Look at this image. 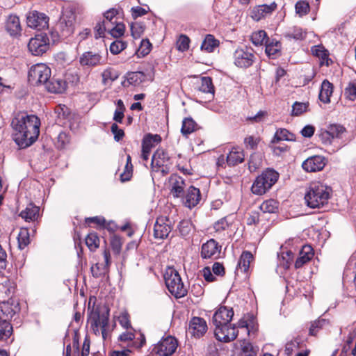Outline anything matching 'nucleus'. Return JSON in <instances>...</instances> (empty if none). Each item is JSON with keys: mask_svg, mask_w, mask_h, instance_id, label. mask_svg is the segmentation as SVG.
<instances>
[{"mask_svg": "<svg viewBox=\"0 0 356 356\" xmlns=\"http://www.w3.org/2000/svg\"><path fill=\"white\" fill-rule=\"evenodd\" d=\"M165 285L170 293L176 298L184 297L187 294V287L184 286L178 272L169 268L164 274Z\"/></svg>", "mask_w": 356, "mask_h": 356, "instance_id": "obj_6", "label": "nucleus"}, {"mask_svg": "<svg viewBox=\"0 0 356 356\" xmlns=\"http://www.w3.org/2000/svg\"><path fill=\"white\" fill-rule=\"evenodd\" d=\"M145 29V25L141 22H136L131 24V35L134 39L141 37Z\"/></svg>", "mask_w": 356, "mask_h": 356, "instance_id": "obj_50", "label": "nucleus"}, {"mask_svg": "<svg viewBox=\"0 0 356 356\" xmlns=\"http://www.w3.org/2000/svg\"><path fill=\"white\" fill-rule=\"evenodd\" d=\"M221 246L213 239L209 240L202 245L201 256L203 259H217L220 253Z\"/></svg>", "mask_w": 356, "mask_h": 356, "instance_id": "obj_16", "label": "nucleus"}, {"mask_svg": "<svg viewBox=\"0 0 356 356\" xmlns=\"http://www.w3.org/2000/svg\"><path fill=\"white\" fill-rule=\"evenodd\" d=\"M346 134L345 127L340 124H330L326 129L322 130L319 134L321 143L326 147H333L330 153L335 152L345 145L343 141L344 136Z\"/></svg>", "mask_w": 356, "mask_h": 356, "instance_id": "obj_3", "label": "nucleus"}, {"mask_svg": "<svg viewBox=\"0 0 356 356\" xmlns=\"http://www.w3.org/2000/svg\"><path fill=\"white\" fill-rule=\"evenodd\" d=\"M312 51L314 56L321 59L320 63L321 65H329V58L327 51L322 45L314 46L312 49Z\"/></svg>", "mask_w": 356, "mask_h": 356, "instance_id": "obj_33", "label": "nucleus"}, {"mask_svg": "<svg viewBox=\"0 0 356 356\" xmlns=\"http://www.w3.org/2000/svg\"><path fill=\"white\" fill-rule=\"evenodd\" d=\"M134 338L135 334L131 329L121 334L118 337V340L121 342L129 343L131 342Z\"/></svg>", "mask_w": 356, "mask_h": 356, "instance_id": "obj_60", "label": "nucleus"}, {"mask_svg": "<svg viewBox=\"0 0 356 356\" xmlns=\"http://www.w3.org/2000/svg\"><path fill=\"white\" fill-rule=\"evenodd\" d=\"M79 62L83 69H91L105 63L100 54L92 51L83 53L79 57Z\"/></svg>", "mask_w": 356, "mask_h": 356, "instance_id": "obj_11", "label": "nucleus"}, {"mask_svg": "<svg viewBox=\"0 0 356 356\" xmlns=\"http://www.w3.org/2000/svg\"><path fill=\"white\" fill-rule=\"evenodd\" d=\"M295 140L296 137L293 134L289 132L286 129L280 128L276 131L271 140V143L275 144L281 140L293 141Z\"/></svg>", "mask_w": 356, "mask_h": 356, "instance_id": "obj_30", "label": "nucleus"}, {"mask_svg": "<svg viewBox=\"0 0 356 356\" xmlns=\"http://www.w3.org/2000/svg\"><path fill=\"white\" fill-rule=\"evenodd\" d=\"M229 226V222L227 220V218H222L216 222L213 225V229L216 232L220 233L222 231L226 230Z\"/></svg>", "mask_w": 356, "mask_h": 356, "instance_id": "obj_56", "label": "nucleus"}, {"mask_svg": "<svg viewBox=\"0 0 356 356\" xmlns=\"http://www.w3.org/2000/svg\"><path fill=\"white\" fill-rule=\"evenodd\" d=\"M214 334L218 341L225 343L234 341L238 334L236 327L234 325L232 327L230 324L216 327Z\"/></svg>", "mask_w": 356, "mask_h": 356, "instance_id": "obj_15", "label": "nucleus"}, {"mask_svg": "<svg viewBox=\"0 0 356 356\" xmlns=\"http://www.w3.org/2000/svg\"><path fill=\"white\" fill-rule=\"evenodd\" d=\"M132 176V165H129L126 164L124 170L120 174V180L122 182L127 181L130 180Z\"/></svg>", "mask_w": 356, "mask_h": 356, "instance_id": "obj_64", "label": "nucleus"}, {"mask_svg": "<svg viewBox=\"0 0 356 356\" xmlns=\"http://www.w3.org/2000/svg\"><path fill=\"white\" fill-rule=\"evenodd\" d=\"M277 8L275 3H272L270 5H260L253 8L251 13V17L256 21H259L267 15L271 13Z\"/></svg>", "mask_w": 356, "mask_h": 356, "instance_id": "obj_21", "label": "nucleus"}, {"mask_svg": "<svg viewBox=\"0 0 356 356\" xmlns=\"http://www.w3.org/2000/svg\"><path fill=\"white\" fill-rule=\"evenodd\" d=\"M261 211L264 213H273L278 209V202L275 200L270 199L264 201L259 207Z\"/></svg>", "mask_w": 356, "mask_h": 356, "instance_id": "obj_41", "label": "nucleus"}, {"mask_svg": "<svg viewBox=\"0 0 356 356\" xmlns=\"http://www.w3.org/2000/svg\"><path fill=\"white\" fill-rule=\"evenodd\" d=\"M308 104L296 102L292 106V115L298 116L306 112Z\"/></svg>", "mask_w": 356, "mask_h": 356, "instance_id": "obj_55", "label": "nucleus"}, {"mask_svg": "<svg viewBox=\"0 0 356 356\" xmlns=\"http://www.w3.org/2000/svg\"><path fill=\"white\" fill-rule=\"evenodd\" d=\"M109 311L106 308L93 309L89 316L88 321L93 333L99 336L102 335L104 339L106 338V327L108 323Z\"/></svg>", "mask_w": 356, "mask_h": 356, "instance_id": "obj_4", "label": "nucleus"}, {"mask_svg": "<svg viewBox=\"0 0 356 356\" xmlns=\"http://www.w3.org/2000/svg\"><path fill=\"white\" fill-rule=\"evenodd\" d=\"M170 184V193L175 197H181L184 194V189L186 186L184 179L177 175L170 176L169 180Z\"/></svg>", "mask_w": 356, "mask_h": 356, "instance_id": "obj_20", "label": "nucleus"}, {"mask_svg": "<svg viewBox=\"0 0 356 356\" xmlns=\"http://www.w3.org/2000/svg\"><path fill=\"white\" fill-rule=\"evenodd\" d=\"M50 76V68L43 63H38L32 66L29 71V81L33 85H45Z\"/></svg>", "mask_w": 356, "mask_h": 356, "instance_id": "obj_7", "label": "nucleus"}, {"mask_svg": "<svg viewBox=\"0 0 356 356\" xmlns=\"http://www.w3.org/2000/svg\"><path fill=\"white\" fill-rule=\"evenodd\" d=\"M127 47V43L126 42L120 40H116L111 44L110 51L111 54L116 55L125 49Z\"/></svg>", "mask_w": 356, "mask_h": 356, "instance_id": "obj_49", "label": "nucleus"}, {"mask_svg": "<svg viewBox=\"0 0 356 356\" xmlns=\"http://www.w3.org/2000/svg\"><path fill=\"white\" fill-rule=\"evenodd\" d=\"M345 96L350 100H354L356 97V81L349 83L344 91Z\"/></svg>", "mask_w": 356, "mask_h": 356, "instance_id": "obj_57", "label": "nucleus"}, {"mask_svg": "<svg viewBox=\"0 0 356 356\" xmlns=\"http://www.w3.org/2000/svg\"><path fill=\"white\" fill-rule=\"evenodd\" d=\"M49 42L46 34L40 33L31 38L28 44L30 52L35 56H40L49 49Z\"/></svg>", "mask_w": 356, "mask_h": 356, "instance_id": "obj_9", "label": "nucleus"}, {"mask_svg": "<svg viewBox=\"0 0 356 356\" xmlns=\"http://www.w3.org/2000/svg\"><path fill=\"white\" fill-rule=\"evenodd\" d=\"M122 243L121 238L119 236H113L111 239V245L113 250L118 254L122 248Z\"/></svg>", "mask_w": 356, "mask_h": 356, "instance_id": "obj_61", "label": "nucleus"}, {"mask_svg": "<svg viewBox=\"0 0 356 356\" xmlns=\"http://www.w3.org/2000/svg\"><path fill=\"white\" fill-rule=\"evenodd\" d=\"M13 332V327L7 319L0 318V340L8 339Z\"/></svg>", "mask_w": 356, "mask_h": 356, "instance_id": "obj_35", "label": "nucleus"}, {"mask_svg": "<svg viewBox=\"0 0 356 356\" xmlns=\"http://www.w3.org/2000/svg\"><path fill=\"white\" fill-rule=\"evenodd\" d=\"M49 18L42 13L33 11L27 16V25L38 30L44 29L48 26Z\"/></svg>", "mask_w": 356, "mask_h": 356, "instance_id": "obj_13", "label": "nucleus"}, {"mask_svg": "<svg viewBox=\"0 0 356 356\" xmlns=\"http://www.w3.org/2000/svg\"><path fill=\"white\" fill-rule=\"evenodd\" d=\"M234 312L232 308L220 307L213 314V323L216 327L229 324L232 319Z\"/></svg>", "mask_w": 356, "mask_h": 356, "instance_id": "obj_14", "label": "nucleus"}, {"mask_svg": "<svg viewBox=\"0 0 356 356\" xmlns=\"http://www.w3.org/2000/svg\"><path fill=\"white\" fill-rule=\"evenodd\" d=\"M262 164V156L259 153H254L250 156L248 168L250 172H254Z\"/></svg>", "mask_w": 356, "mask_h": 356, "instance_id": "obj_44", "label": "nucleus"}, {"mask_svg": "<svg viewBox=\"0 0 356 356\" xmlns=\"http://www.w3.org/2000/svg\"><path fill=\"white\" fill-rule=\"evenodd\" d=\"M218 46V41L211 35H207L204 40L201 49L209 53L213 52L214 49Z\"/></svg>", "mask_w": 356, "mask_h": 356, "instance_id": "obj_38", "label": "nucleus"}, {"mask_svg": "<svg viewBox=\"0 0 356 356\" xmlns=\"http://www.w3.org/2000/svg\"><path fill=\"white\" fill-rule=\"evenodd\" d=\"M234 63L239 67H248L254 60L253 50L250 48H238L234 54Z\"/></svg>", "mask_w": 356, "mask_h": 356, "instance_id": "obj_10", "label": "nucleus"}, {"mask_svg": "<svg viewBox=\"0 0 356 356\" xmlns=\"http://www.w3.org/2000/svg\"><path fill=\"white\" fill-rule=\"evenodd\" d=\"M207 330V323L203 318L194 317L191 319L189 323L188 332L193 336L200 337L206 333Z\"/></svg>", "mask_w": 356, "mask_h": 356, "instance_id": "obj_18", "label": "nucleus"}, {"mask_svg": "<svg viewBox=\"0 0 356 356\" xmlns=\"http://www.w3.org/2000/svg\"><path fill=\"white\" fill-rule=\"evenodd\" d=\"M279 174L273 169H267L258 176L251 187L252 192L257 195L266 193L277 182Z\"/></svg>", "mask_w": 356, "mask_h": 356, "instance_id": "obj_5", "label": "nucleus"}, {"mask_svg": "<svg viewBox=\"0 0 356 356\" xmlns=\"http://www.w3.org/2000/svg\"><path fill=\"white\" fill-rule=\"evenodd\" d=\"M145 74L141 72H133L128 73L127 81L130 85L138 86L145 81Z\"/></svg>", "mask_w": 356, "mask_h": 356, "instance_id": "obj_40", "label": "nucleus"}, {"mask_svg": "<svg viewBox=\"0 0 356 356\" xmlns=\"http://www.w3.org/2000/svg\"><path fill=\"white\" fill-rule=\"evenodd\" d=\"M151 47H152V44L149 42V40L143 39L140 42V45L138 51L143 56H145L149 53Z\"/></svg>", "mask_w": 356, "mask_h": 356, "instance_id": "obj_59", "label": "nucleus"}, {"mask_svg": "<svg viewBox=\"0 0 356 356\" xmlns=\"http://www.w3.org/2000/svg\"><path fill=\"white\" fill-rule=\"evenodd\" d=\"M197 124L191 118H186L182 121V126L181 129V134L187 136L197 129Z\"/></svg>", "mask_w": 356, "mask_h": 356, "instance_id": "obj_36", "label": "nucleus"}, {"mask_svg": "<svg viewBox=\"0 0 356 356\" xmlns=\"http://www.w3.org/2000/svg\"><path fill=\"white\" fill-rule=\"evenodd\" d=\"M11 125L15 131L14 140L21 148L31 145L38 138L40 121L35 115L18 113Z\"/></svg>", "mask_w": 356, "mask_h": 356, "instance_id": "obj_1", "label": "nucleus"}, {"mask_svg": "<svg viewBox=\"0 0 356 356\" xmlns=\"http://www.w3.org/2000/svg\"><path fill=\"white\" fill-rule=\"evenodd\" d=\"M305 35L306 33L300 27L294 26L284 33V37L289 39L302 40Z\"/></svg>", "mask_w": 356, "mask_h": 356, "instance_id": "obj_45", "label": "nucleus"}, {"mask_svg": "<svg viewBox=\"0 0 356 356\" xmlns=\"http://www.w3.org/2000/svg\"><path fill=\"white\" fill-rule=\"evenodd\" d=\"M178 346L177 339L168 336L163 338L153 348L152 351L159 356H170L172 355Z\"/></svg>", "mask_w": 356, "mask_h": 356, "instance_id": "obj_8", "label": "nucleus"}, {"mask_svg": "<svg viewBox=\"0 0 356 356\" xmlns=\"http://www.w3.org/2000/svg\"><path fill=\"white\" fill-rule=\"evenodd\" d=\"M333 92V86L327 80H324L321 83V88L319 93V99L323 103H329L330 97Z\"/></svg>", "mask_w": 356, "mask_h": 356, "instance_id": "obj_29", "label": "nucleus"}, {"mask_svg": "<svg viewBox=\"0 0 356 356\" xmlns=\"http://www.w3.org/2000/svg\"><path fill=\"white\" fill-rule=\"evenodd\" d=\"M18 247L24 249L30 243V235L27 228H21L17 236Z\"/></svg>", "mask_w": 356, "mask_h": 356, "instance_id": "obj_37", "label": "nucleus"}, {"mask_svg": "<svg viewBox=\"0 0 356 356\" xmlns=\"http://www.w3.org/2000/svg\"><path fill=\"white\" fill-rule=\"evenodd\" d=\"M250 39L256 46L262 45L264 42L266 43L268 40L267 34L264 30H259L252 33Z\"/></svg>", "mask_w": 356, "mask_h": 356, "instance_id": "obj_39", "label": "nucleus"}, {"mask_svg": "<svg viewBox=\"0 0 356 356\" xmlns=\"http://www.w3.org/2000/svg\"><path fill=\"white\" fill-rule=\"evenodd\" d=\"M253 259V255L250 252L243 251L238 263V268L243 273H247L249 270L250 263Z\"/></svg>", "mask_w": 356, "mask_h": 356, "instance_id": "obj_32", "label": "nucleus"}, {"mask_svg": "<svg viewBox=\"0 0 356 356\" xmlns=\"http://www.w3.org/2000/svg\"><path fill=\"white\" fill-rule=\"evenodd\" d=\"M258 351L257 346H254L250 343H245L242 347L241 356H257Z\"/></svg>", "mask_w": 356, "mask_h": 356, "instance_id": "obj_51", "label": "nucleus"}, {"mask_svg": "<svg viewBox=\"0 0 356 356\" xmlns=\"http://www.w3.org/2000/svg\"><path fill=\"white\" fill-rule=\"evenodd\" d=\"M85 241L86 245L90 251H95L99 246V238L95 232L88 234Z\"/></svg>", "mask_w": 356, "mask_h": 356, "instance_id": "obj_42", "label": "nucleus"}, {"mask_svg": "<svg viewBox=\"0 0 356 356\" xmlns=\"http://www.w3.org/2000/svg\"><path fill=\"white\" fill-rule=\"evenodd\" d=\"M104 264H96L95 266L91 267V272L94 277H98L106 273L107 268L111 264V255L108 250H105L103 253Z\"/></svg>", "mask_w": 356, "mask_h": 356, "instance_id": "obj_22", "label": "nucleus"}, {"mask_svg": "<svg viewBox=\"0 0 356 356\" xmlns=\"http://www.w3.org/2000/svg\"><path fill=\"white\" fill-rule=\"evenodd\" d=\"M102 76L104 83H106L108 81H113L118 77L116 72L111 68L104 70Z\"/></svg>", "mask_w": 356, "mask_h": 356, "instance_id": "obj_53", "label": "nucleus"}, {"mask_svg": "<svg viewBox=\"0 0 356 356\" xmlns=\"http://www.w3.org/2000/svg\"><path fill=\"white\" fill-rule=\"evenodd\" d=\"M161 140V138L159 135H152L147 134L146 135L142 143V149L143 152H151L152 148L155 145V144L159 143Z\"/></svg>", "mask_w": 356, "mask_h": 356, "instance_id": "obj_31", "label": "nucleus"}, {"mask_svg": "<svg viewBox=\"0 0 356 356\" xmlns=\"http://www.w3.org/2000/svg\"><path fill=\"white\" fill-rule=\"evenodd\" d=\"M125 26L123 23L116 22L109 26V33L114 38H118L124 35Z\"/></svg>", "mask_w": 356, "mask_h": 356, "instance_id": "obj_47", "label": "nucleus"}, {"mask_svg": "<svg viewBox=\"0 0 356 356\" xmlns=\"http://www.w3.org/2000/svg\"><path fill=\"white\" fill-rule=\"evenodd\" d=\"M6 29L10 35L15 36L20 33L22 29L19 19L16 15H10L6 22Z\"/></svg>", "mask_w": 356, "mask_h": 356, "instance_id": "obj_25", "label": "nucleus"}, {"mask_svg": "<svg viewBox=\"0 0 356 356\" xmlns=\"http://www.w3.org/2000/svg\"><path fill=\"white\" fill-rule=\"evenodd\" d=\"M295 7L296 13L300 16L305 15L309 11V3L305 1H298Z\"/></svg>", "mask_w": 356, "mask_h": 356, "instance_id": "obj_54", "label": "nucleus"}, {"mask_svg": "<svg viewBox=\"0 0 356 356\" xmlns=\"http://www.w3.org/2000/svg\"><path fill=\"white\" fill-rule=\"evenodd\" d=\"M330 193V188L320 182H312L307 189L305 200L309 207L320 208L327 203Z\"/></svg>", "mask_w": 356, "mask_h": 356, "instance_id": "obj_2", "label": "nucleus"}, {"mask_svg": "<svg viewBox=\"0 0 356 356\" xmlns=\"http://www.w3.org/2000/svg\"><path fill=\"white\" fill-rule=\"evenodd\" d=\"M168 157L163 149L156 150L152 156V165L153 168L165 165Z\"/></svg>", "mask_w": 356, "mask_h": 356, "instance_id": "obj_34", "label": "nucleus"}, {"mask_svg": "<svg viewBox=\"0 0 356 356\" xmlns=\"http://www.w3.org/2000/svg\"><path fill=\"white\" fill-rule=\"evenodd\" d=\"M198 88L200 92L204 93H209L211 95L214 93L212 80L209 76H204L201 79V83Z\"/></svg>", "mask_w": 356, "mask_h": 356, "instance_id": "obj_43", "label": "nucleus"}, {"mask_svg": "<svg viewBox=\"0 0 356 356\" xmlns=\"http://www.w3.org/2000/svg\"><path fill=\"white\" fill-rule=\"evenodd\" d=\"M75 16L72 13H64L60 19L58 26L63 36L72 34L74 29Z\"/></svg>", "mask_w": 356, "mask_h": 356, "instance_id": "obj_17", "label": "nucleus"}, {"mask_svg": "<svg viewBox=\"0 0 356 356\" xmlns=\"http://www.w3.org/2000/svg\"><path fill=\"white\" fill-rule=\"evenodd\" d=\"M201 199L200 190L194 186H191L187 191L185 200V205L192 208L196 206Z\"/></svg>", "mask_w": 356, "mask_h": 356, "instance_id": "obj_26", "label": "nucleus"}, {"mask_svg": "<svg viewBox=\"0 0 356 356\" xmlns=\"http://www.w3.org/2000/svg\"><path fill=\"white\" fill-rule=\"evenodd\" d=\"M39 211L38 207L30 204L21 211L19 216L26 222L35 221L39 217Z\"/></svg>", "mask_w": 356, "mask_h": 356, "instance_id": "obj_28", "label": "nucleus"}, {"mask_svg": "<svg viewBox=\"0 0 356 356\" xmlns=\"http://www.w3.org/2000/svg\"><path fill=\"white\" fill-rule=\"evenodd\" d=\"M0 311L3 314V316L5 317L7 321L10 318H12L15 314V310L8 302H3L0 305Z\"/></svg>", "mask_w": 356, "mask_h": 356, "instance_id": "obj_52", "label": "nucleus"}, {"mask_svg": "<svg viewBox=\"0 0 356 356\" xmlns=\"http://www.w3.org/2000/svg\"><path fill=\"white\" fill-rule=\"evenodd\" d=\"M280 44L278 42L266 43V53L268 57L274 58L279 53Z\"/></svg>", "mask_w": 356, "mask_h": 356, "instance_id": "obj_48", "label": "nucleus"}, {"mask_svg": "<svg viewBox=\"0 0 356 356\" xmlns=\"http://www.w3.org/2000/svg\"><path fill=\"white\" fill-rule=\"evenodd\" d=\"M172 230L171 221L165 216L159 217L154 226V236L156 238L164 239Z\"/></svg>", "mask_w": 356, "mask_h": 356, "instance_id": "obj_12", "label": "nucleus"}, {"mask_svg": "<svg viewBox=\"0 0 356 356\" xmlns=\"http://www.w3.org/2000/svg\"><path fill=\"white\" fill-rule=\"evenodd\" d=\"M106 31L109 33V22L102 21L98 22L95 27V38L104 37Z\"/></svg>", "mask_w": 356, "mask_h": 356, "instance_id": "obj_46", "label": "nucleus"}, {"mask_svg": "<svg viewBox=\"0 0 356 356\" xmlns=\"http://www.w3.org/2000/svg\"><path fill=\"white\" fill-rule=\"evenodd\" d=\"M47 90L53 93H61L66 88L65 82L60 79H49L45 83Z\"/></svg>", "mask_w": 356, "mask_h": 356, "instance_id": "obj_27", "label": "nucleus"}, {"mask_svg": "<svg viewBox=\"0 0 356 356\" xmlns=\"http://www.w3.org/2000/svg\"><path fill=\"white\" fill-rule=\"evenodd\" d=\"M325 323L324 319H318L313 322L309 328V334L313 336L316 335L318 330L323 326Z\"/></svg>", "mask_w": 356, "mask_h": 356, "instance_id": "obj_62", "label": "nucleus"}, {"mask_svg": "<svg viewBox=\"0 0 356 356\" xmlns=\"http://www.w3.org/2000/svg\"><path fill=\"white\" fill-rule=\"evenodd\" d=\"M243 151L240 147H233L227 156V163L229 166H234L244 161Z\"/></svg>", "mask_w": 356, "mask_h": 356, "instance_id": "obj_24", "label": "nucleus"}, {"mask_svg": "<svg viewBox=\"0 0 356 356\" xmlns=\"http://www.w3.org/2000/svg\"><path fill=\"white\" fill-rule=\"evenodd\" d=\"M118 321L124 328H126L127 330L131 328V323L129 319V315L127 312H122L119 315Z\"/></svg>", "mask_w": 356, "mask_h": 356, "instance_id": "obj_63", "label": "nucleus"}, {"mask_svg": "<svg viewBox=\"0 0 356 356\" xmlns=\"http://www.w3.org/2000/svg\"><path fill=\"white\" fill-rule=\"evenodd\" d=\"M314 256L313 249L310 245H305L300 251L299 257L295 262L296 268H301L304 264L307 263Z\"/></svg>", "mask_w": 356, "mask_h": 356, "instance_id": "obj_23", "label": "nucleus"}, {"mask_svg": "<svg viewBox=\"0 0 356 356\" xmlns=\"http://www.w3.org/2000/svg\"><path fill=\"white\" fill-rule=\"evenodd\" d=\"M325 165V159L321 156H314L305 160L302 168L307 172H316L321 170Z\"/></svg>", "mask_w": 356, "mask_h": 356, "instance_id": "obj_19", "label": "nucleus"}, {"mask_svg": "<svg viewBox=\"0 0 356 356\" xmlns=\"http://www.w3.org/2000/svg\"><path fill=\"white\" fill-rule=\"evenodd\" d=\"M189 38L186 35H181L177 41V45L179 51H184L189 48Z\"/></svg>", "mask_w": 356, "mask_h": 356, "instance_id": "obj_58", "label": "nucleus"}]
</instances>
